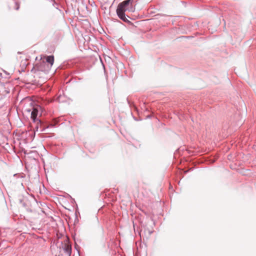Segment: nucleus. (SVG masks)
Returning a JSON list of instances; mask_svg holds the SVG:
<instances>
[{"label": "nucleus", "instance_id": "nucleus-1", "mask_svg": "<svg viewBox=\"0 0 256 256\" xmlns=\"http://www.w3.org/2000/svg\"><path fill=\"white\" fill-rule=\"evenodd\" d=\"M133 1L134 0H126L120 3L117 7L116 14L124 22H130L125 16V12H133L135 10Z\"/></svg>", "mask_w": 256, "mask_h": 256}, {"label": "nucleus", "instance_id": "nucleus-2", "mask_svg": "<svg viewBox=\"0 0 256 256\" xmlns=\"http://www.w3.org/2000/svg\"><path fill=\"white\" fill-rule=\"evenodd\" d=\"M41 60L43 62H47L50 64V67L53 65L54 62V56H41Z\"/></svg>", "mask_w": 256, "mask_h": 256}, {"label": "nucleus", "instance_id": "nucleus-3", "mask_svg": "<svg viewBox=\"0 0 256 256\" xmlns=\"http://www.w3.org/2000/svg\"><path fill=\"white\" fill-rule=\"evenodd\" d=\"M39 108H40L38 106L36 107H33L32 108V111L31 112V118L34 121H35L36 118Z\"/></svg>", "mask_w": 256, "mask_h": 256}, {"label": "nucleus", "instance_id": "nucleus-4", "mask_svg": "<svg viewBox=\"0 0 256 256\" xmlns=\"http://www.w3.org/2000/svg\"><path fill=\"white\" fill-rule=\"evenodd\" d=\"M64 250L65 252L68 254H70L71 252V246L68 244H65L64 246Z\"/></svg>", "mask_w": 256, "mask_h": 256}, {"label": "nucleus", "instance_id": "nucleus-5", "mask_svg": "<svg viewBox=\"0 0 256 256\" xmlns=\"http://www.w3.org/2000/svg\"><path fill=\"white\" fill-rule=\"evenodd\" d=\"M18 8H19V6L16 5V10H18Z\"/></svg>", "mask_w": 256, "mask_h": 256}, {"label": "nucleus", "instance_id": "nucleus-6", "mask_svg": "<svg viewBox=\"0 0 256 256\" xmlns=\"http://www.w3.org/2000/svg\"><path fill=\"white\" fill-rule=\"evenodd\" d=\"M28 112H30V110H28Z\"/></svg>", "mask_w": 256, "mask_h": 256}]
</instances>
